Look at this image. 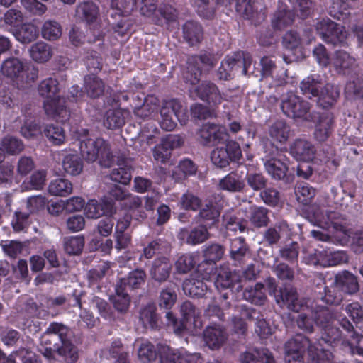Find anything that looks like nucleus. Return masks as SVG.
I'll return each instance as SVG.
<instances>
[{
	"label": "nucleus",
	"mask_w": 363,
	"mask_h": 363,
	"mask_svg": "<svg viewBox=\"0 0 363 363\" xmlns=\"http://www.w3.org/2000/svg\"><path fill=\"white\" fill-rule=\"evenodd\" d=\"M69 328L62 323H51L42 334L39 351L48 359L55 358V354L63 358L67 363H75L79 359V351L68 335Z\"/></svg>",
	"instance_id": "f257e3e1"
},
{
	"label": "nucleus",
	"mask_w": 363,
	"mask_h": 363,
	"mask_svg": "<svg viewBox=\"0 0 363 363\" xmlns=\"http://www.w3.org/2000/svg\"><path fill=\"white\" fill-rule=\"evenodd\" d=\"M76 134L79 141L80 154L87 162L98 160L101 167L106 168L112 165L113 155L108 142L101 138L95 140L88 138L89 131L86 129L77 130Z\"/></svg>",
	"instance_id": "f03ea898"
},
{
	"label": "nucleus",
	"mask_w": 363,
	"mask_h": 363,
	"mask_svg": "<svg viewBox=\"0 0 363 363\" xmlns=\"http://www.w3.org/2000/svg\"><path fill=\"white\" fill-rule=\"evenodd\" d=\"M160 126L167 131H172L177 125V121L185 125L189 119L187 109L177 99L164 101L160 110Z\"/></svg>",
	"instance_id": "7ed1b4c3"
},
{
	"label": "nucleus",
	"mask_w": 363,
	"mask_h": 363,
	"mask_svg": "<svg viewBox=\"0 0 363 363\" xmlns=\"http://www.w3.org/2000/svg\"><path fill=\"white\" fill-rule=\"evenodd\" d=\"M281 108L286 116L295 120L308 122L313 121L316 116V111H310V102L293 93H288L283 96Z\"/></svg>",
	"instance_id": "20e7f679"
},
{
	"label": "nucleus",
	"mask_w": 363,
	"mask_h": 363,
	"mask_svg": "<svg viewBox=\"0 0 363 363\" xmlns=\"http://www.w3.org/2000/svg\"><path fill=\"white\" fill-rule=\"evenodd\" d=\"M1 71L3 75L13 80L18 89L26 88L37 78L35 74L30 79L28 77L24 78V64L16 57H10L4 60Z\"/></svg>",
	"instance_id": "39448f33"
},
{
	"label": "nucleus",
	"mask_w": 363,
	"mask_h": 363,
	"mask_svg": "<svg viewBox=\"0 0 363 363\" xmlns=\"http://www.w3.org/2000/svg\"><path fill=\"white\" fill-rule=\"evenodd\" d=\"M315 216L318 225L321 228L328 230L332 227L335 231L349 235L346 219L339 212L327 209L318 210Z\"/></svg>",
	"instance_id": "423d86ee"
},
{
	"label": "nucleus",
	"mask_w": 363,
	"mask_h": 363,
	"mask_svg": "<svg viewBox=\"0 0 363 363\" xmlns=\"http://www.w3.org/2000/svg\"><path fill=\"white\" fill-rule=\"evenodd\" d=\"M306 351L309 357H313L315 354V346L303 334H296L284 344L285 355L303 357Z\"/></svg>",
	"instance_id": "0eeeda50"
},
{
	"label": "nucleus",
	"mask_w": 363,
	"mask_h": 363,
	"mask_svg": "<svg viewBox=\"0 0 363 363\" xmlns=\"http://www.w3.org/2000/svg\"><path fill=\"white\" fill-rule=\"evenodd\" d=\"M190 96L193 99L199 98L209 104H221L223 97L218 86L213 82L204 81L196 87L191 89Z\"/></svg>",
	"instance_id": "6e6552de"
},
{
	"label": "nucleus",
	"mask_w": 363,
	"mask_h": 363,
	"mask_svg": "<svg viewBox=\"0 0 363 363\" xmlns=\"http://www.w3.org/2000/svg\"><path fill=\"white\" fill-rule=\"evenodd\" d=\"M203 268L196 269L191 273L189 278L184 279L182 284V288L184 294L192 298H203L208 291V287L206 284V279L200 277V272Z\"/></svg>",
	"instance_id": "1a4fd4ad"
},
{
	"label": "nucleus",
	"mask_w": 363,
	"mask_h": 363,
	"mask_svg": "<svg viewBox=\"0 0 363 363\" xmlns=\"http://www.w3.org/2000/svg\"><path fill=\"white\" fill-rule=\"evenodd\" d=\"M264 167L267 174L276 181H283L285 183L291 182V177L288 174L289 161L287 159L272 157L264 162Z\"/></svg>",
	"instance_id": "9d476101"
},
{
	"label": "nucleus",
	"mask_w": 363,
	"mask_h": 363,
	"mask_svg": "<svg viewBox=\"0 0 363 363\" xmlns=\"http://www.w3.org/2000/svg\"><path fill=\"white\" fill-rule=\"evenodd\" d=\"M333 286L349 295L355 294L359 291L357 277L347 270H343L335 274Z\"/></svg>",
	"instance_id": "9b49d317"
},
{
	"label": "nucleus",
	"mask_w": 363,
	"mask_h": 363,
	"mask_svg": "<svg viewBox=\"0 0 363 363\" xmlns=\"http://www.w3.org/2000/svg\"><path fill=\"white\" fill-rule=\"evenodd\" d=\"M281 298L287 308L296 313L308 308L309 299L300 297L294 287H284L280 289Z\"/></svg>",
	"instance_id": "f8f14e48"
},
{
	"label": "nucleus",
	"mask_w": 363,
	"mask_h": 363,
	"mask_svg": "<svg viewBox=\"0 0 363 363\" xmlns=\"http://www.w3.org/2000/svg\"><path fill=\"white\" fill-rule=\"evenodd\" d=\"M222 209V204L209 199L200 208L197 217L199 220L203 223L209 227L214 226L219 223Z\"/></svg>",
	"instance_id": "ddd939ff"
},
{
	"label": "nucleus",
	"mask_w": 363,
	"mask_h": 363,
	"mask_svg": "<svg viewBox=\"0 0 363 363\" xmlns=\"http://www.w3.org/2000/svg\"><path fill=\"white\" fill-rule=\"evenodd\" d=\"M199 142L205 146H214L224 141L226 133L213 123L203 125L199 132Z\"/></svg>",
	"instance_id": "4468645a"
},
{
	"label": "nucleus",
	"mask_w": 363,
	"mask_h": 363,
	"mask_svg": "<svg viewBox=\"0 0 363 363\" xmlns=\"http://www.w3.org/2000/svg\"><path fill=\"white\" fill-rule=\"evenodd\" d=\"M308 122L315 123L314 132L315 138L319 142L325 141L330 136L333 123V115L330 112H316V116L313 121Z\"/></svg>",
	"instance_id": "2eb2a0df"
},
{
	"label": "nucleus",
	"mask_w": 363,
	"mask_h": 363,
	"mask_svg": "<svg viewBox=\"0 0 363 363\" xmlns=\"http://www.w3.org/2000/svg\"><path fill=\"white\" fill-rule=\"evenodd\" d=\"M226 64L229 65L230 69L233 74L241 73L247 75L249 73L252 65V57L249 53L238 51L230 56H227Z\"/></svg>",
	"instance_id": "dca6fc26"
},
{
	"label": "nucleus",
	"mask_w": 363,
	"mask_h": 363,
	"mask_svg": "<svg viewBox=\"0 0 363 363\" xmlns=\"http://www.w3.org/2000/svg\"><path fill=\"white\" fill-rule=\"evenodd\" d=\"M290 153L298 160H312L315 155V146L308 140L303 138L296 139L290 145Z\"/></svg>",
	"instance_id": "f3484780"
},
{
	"label": "nucleus",
	"mask_w": 363,
	"mask_h": 363,
	"mask_svg": "<svg viewBox=\"0 0 363 363\" xmlns=\"http://www.w3.org/2000/svg\"><path fill=\"white\" fill-rule=\"evenodd\" d=\"M172 264L164 257L157 258L152 264L150 274L152 279L159 283L166 281L170 277Z\"/></svg>",
	"instance_id": "a211bd4d"
},
{
	"label": "nucleus",
	"mask_w": 363,
	"mask_h": 363,
	"mask_svg": "<svg viewBox=\"0 0 363 363\" xmlns=\"http://www.w3.org/2000/svg\"><path fill=\"white\" fill-rule=\"evenodd\" d=\"M294 19L295 15L293 11L289 10L285 4L279 1L271 23L274 30H282L292 25Z\"/></svg>",
	"instance_id": "6ab92c4d"
},
{
	"label": "nucleus",
	"mask_w": 363,
	"mask_h": 363,
	"mask_svg": "<svg viewBox=\"0 0 363 363\" xmlns=\"http://www.w3.org/2000/svg\"><path fill=\"white\" fill-rule=\"evenodd\" d=\"M250 252V246L244 238L238 237L230 240V257L235 265H240L243 263Z\"/></svg>",
	"instance_id": "aec40b11"
},
{
	"label": "nucleus",
	"mask_w": 363,
	"mask_h": 363,
	"mask_svg": "<svg viewBox=\"0 0 363 363\" xmlns=\"http://www.w3.org/2000/svg\"><path fill=\"white\" fill-rule=\"evenodd\" d=\"M177 284L172 282L169 285L162 288L157 297V304L160 310L163 309L167 312H172V308L175 305L177 301V294L176 291Z\"/></svg>",
	"instance_id": "412c9836"
},
{
	"label": "nucleus",
	"mask_w": 363,
	"mask_h": 363,
	"mask_svg": "<svg viewBox=\"0 0 363 363\" xmlns=\"http://www.w3.org/2000/svg\"><path fill=\"white\" fill-rule=\"evenodd\" d=\"M356 60L342 50H336L333 57V65L337 73L348 74L354 67Z\"/></svg>",
	"instance_id": "4be33fe9"
},
{
	"label": "nucleus",
	"mask_w": 363,
	"mask_h": 363,
	"mask_svg": "<svg viewBox=\"0 0 363 363\" xmlns=\"http://www.w3.org/2000/svg\"><path fill=\"white\" fill-rule=\"evenodd\" d=\"M340 95L337 87L331 84H326L319 90V95L317 96V104L323 109L331 108L337 101Z\"/></svg>",
	"instance_id": "5701e85b"
},
{
	"label": "nucleus",
	"mask_w": 363,
	"mask_h": 363,
	"mask_svg": "<svg viewBox=\"0 0 363 363\" xmlns=\"http://www.w3.org/2000/svg\"><path fill=\"white\" fill-rule=\"evenodd\" d=\"M222 220L226 236L235 235L238 232L242 233L246 230H248L247 220L238 218L235 215L226 213L223 215Z\"/></svg>",
	"instance_id": "b1692460"
},
{
	"label": "nucleus",
	"mask_w": 363,
	"mask_h": 363,
	"mask_svg": "<svg viewBox=\"0 0 363 363\" xmlns=\"http://www.w3.org/2000/svg\"><path fill=\"white\" fill-rule=\"evenodd\" d=\"M268 133L274 142L284 144L290 138L291 128L285 121L277 120L269 125Z\"/></svg>",
	"instance_id": "393cba45"
},
{
	"label": "nucleus",
	"mask_w": 363,
	"mask_h": 363,
	"mask_svg": "<svg viewBox=\"0 0 363 363\" xmlns=\"http://www.w3.org/2000/svg\"><path fill=\"white\" fill-rule=\"evenodd\" d=\"M127 116L128 113L123 109H109L104 116L103 124L107 129H119L125 124Z\"/></svg>",
	"instance_id": "a878e982"
},
{
	"label": "nucleus",
	"mask_w": 363,
	"mask_h": 363,
	"mask_svg": "<svg viewBox=\"0 0 363 363\" xmlns=\"http://www.w3.org/2000/svg\"><path fill=\"white\" fill-rule=\"evenodd\" d=\"M206 344L211 350L219 348L226 340L227 335L224 329L208 327L203 332Z\"/></svg>",
	"instance_id": "bb28decb"
},
{
	"label": "nucleus",
	"mask_w": 363,
	"mask_h": 363,
	"mask_svg": "<svg viewBox=\"0 0 363 363\" xmlns=\"http://www.w3.org/2000/svg\"><path fill=\"white\" fill-rule=\"evenodd\" d=\"M312 313L314 321L320 329L333 324L337 318L335 311L323 306H316Z\"/></svg>",
	"instance_id": "cd10ccee"
},
{
	"label": "nucleus",
	"mask_w": 363,
	"mask_h": 363,
	"mask_svg": "<svg viewBox=\"0 0 363 363\" xmlns=\"http://www.w3.org/2000/svg\"><path fill=\"white\" fill-rule=\"evenodd\" d=\"M323 82L318 74H311L305 77L300 83V89L305 95L315 97L319 95V90L322 88Z\"/></svg>",
	"instance_id": "c85d7f7f"
},
{
	"label": "nucleus",
	"mask_w": 363,
	"mask_h": 363,
	"mask_svg": "<svg viewBox=\"0 0 363 363\" xmlns=\"http://www.w3.org/2000/svg\"><path fill=\"white\" fill-rule=\"evenodd\" d=\"M216 284L218 287L223 289H233L236 286V291H240L242 286L240 284V277L235 272L228 269H222L218 274Z\"/></svg>",
	"instance_id": "c756f323"
},
{
	"label": "nucleus",
	"mask_w": 363,
	"mask_h": 363,
	"mask_svg": "<svg viewBox=\"0 0 363 363\" xmlns=\"http://www.w3.org/2000/svg\"><path fill=\"white\" fill-rule=\"evenodd\" d=\"M30 57L36 62L44 63L49 61L52 56V47L48 43L39 41L33 44L29 49Z\"/></svg>",
	"instance_id": "7c9ffc66"
},
{
	"label": "nucleus",
	"mask_w": 363,
	"mask_h": 363,
	"mask_svg": "<svg viewBox=\"0 0 363 363\" xmlns=\"http://www.w3.org/2000/svg\"><path fill=\"white\" fill-rule=\"evenodd\" d=\"M264 285L257 283L255 286L246 288L243 291V298L252 304L262 306L267 301V295L264 291Z\"/></svg>",
	"instance_id": "2f4dec72"
},
{
	"label": "nucleus",
	"mask_w": 363,
	"mask_h": 363,
	"mask_svg": "<svg viewBox=\"0 0 363 363\" xmlns=\"http://www.w3.org/2000/svg\"><path fill=\"white\" fill-rule=\"evenodd\" d=\"M111 301L115 309L121 313H126L130 304V297L127 290L118 284L116 286V294L111 296Z\"/></svg>",
	"instance_id": "473e14b6"
},
{
	"label": "nucleus",
	"mask_w": 363,
	"mask_h": 363,
	"mask_svg": "<svg viewBox=\"0 0 363 363\" xmlns=\"http://www.w3.org/2000/svg\"><path fill=\"white\" fill-rule=\"evenodd\" d=\"M157 308L154 303H149L140 310V320L144 326L157 329L160 325V318L157 313Z\"/></svg>",
	"instance_id": "72a5a7b5"
},
{
	"label": "nucleus",
	"mask_w": 363,
	"mask_h": 363,
	"mask_svg": "<svg viewBox=\"0 0 363 363\" xmlns=\"http://www.w3.org/2000/svg\"><path fill=\"white\" fill-rule=\"evenodd\" d=\"M159 106V100L155 96H147L145 98L142 105L135 106L134 113L136 116L146 118L151 117L157 111Z\"/></svg>",
	"instance_id": "f704fd0d"
},
{
	"label": "nucleus",
	"mask_w": 363,
	"mask_h": 363,
	"mask_svg": "<svg viewBox=\"0 0 363 363\" xmlns=\"http://www.w3.org/2000/svg\"><path fill=\"white\" fill-rule=\"evenodd\" d=\"M260 359L264 363H276L272 353L267 349L255 351V353L245 352L240 356L241 363H260Z\"/></svg>",
	"instance_id": "c9c22d12"
},
{
	"label": "nucleus",
	"mask_w": 363,
	"mask_h": 363,
	"mask_svg": "<svg viewBox=\"0 0 363 363\" xmlns=\"http://www.w3.org/2000/svg\"><path fill=\"white\" fill-rule=\"evenodd\" d=\"M219 187L230 192H240L244 190L245 184L240 176L232 172L220 180Z\"/></svg>",
	"instance_id": "e433bc0d"
},
{
	"label": "nucleus",
	"mask_w": 363,
	"mask_h": 363,
	"mask_svg": "<svg viewBox=\"0 0 363 363\" xmlns=\"http://www.w3.org/2000/svg\"><path fill=\"white\" fill-rule=\"evenodd\" d=\"M98 7L91 1H84L76 8L77 17L87 23L94 22L98 16Z\"/></svg>",
	"instance_id": "4c0bfd02"
},
{
	"label": "nucleus",
	"mask_w": 363,
	"mask_h": 363,
	"mask_svg": "<svg viewBox=\"0 0 363 363\" xmlns=\"http://www.w3.org/2000/svg\"><path fill=\"white\" fill-rule=\"evenodd\" d=\"M183 33L186 40L191 45L199 43L203 38L201 26L194 21H189L183 26Z\"/></svg>",
	"instance_id": "58836bf2"
},
{
	"label": "nucleus",
	"mask_w": 363,
	"mask_h": 363,
	"mask_svg": "<svg viewBox=\"0 0 363 363\" xmlns=\"http://www.w3.org/2000/svg\"><path fill=\"white\" fill-rule=\"evenodd\" d=\"M84 88L87 95L95 99L104 94L105 85L99 77L90 74L84 77Z\"/></svg>",
	"instance_id": "ea45409f"
},
{
	"label": "nucleus",
	"mask_w": 363,
	"mask_h": 363,
	"mask_svg": "<svg viewBox=\"0 0 363 363\" xmlns=\"http://www.w3.org/2000/svg\"><path fill=\"white\" fill-rule=\"evenodd\" d=\"M145 279L146 274L145 271L136 269L130 272L126 278L120 279L118 284L124 287L126 290L127 288L131 289H138L141 284L145 283Z\"/></svg>",
	"instance_id": "a19ab883"
},
{
	"label": "nucleus",
	"mask_w": 363,
	"mask_h": 363,
	"mask_svg": "<svg viewBox=\"0 0 363 363\" xmlns=\"http://www.w3.org/2000/svg\"><path fill=\"white\" fill-rule=\"evenodd\" d=\"M269 210L262 206H252L250 208L249 219L251 224L255 228L266 227L269 223L268 216Z\"/></svg>",
	"instance_id": "79ce46f5"
},
{
	"label": "nucleus",
	"mask_w": 363,
	"mask_h": 363,
	"mask_svg": "<svg viewBox=\"0 0 363 363\" xmlns=\"http://www.w3.org/2000/svg\"><path fill=\"white\" fill-rule=\"evenodd\" d=\"M14 35L19 42L27 44L38 37L39 30L32 23H24L16 30Z\"/></svg>",
	"instance_id": "37998d69"
},
{
	"label": "nucleus",
	"mask_w": 363,
	"mask_h": 363,
	"mask_svg": "<svg viewBox=\"0 0 363 363\" xmlns=\"http://www.w3.org/2000/svg\"><path fill=\"white\" fill-rule=\"evenodd\" d=\"M192 62H195L201 71L209 72L218 64L219 57L217 55L204 52L191 57Z\"/></svg>",
	"instance_id": "c03bdc74"
},
{
	"label": "nucleus",
	"mask_w": 363,
	"mask_h": 363,
	"mask_svg": "<svg viewBox=\"0 0 363 363\" xmlns=\"http://www.w3.org/2000/svg\"><path fill=\"white\" fill-rule=\"evenodd\" d=\"M73 190L72 184L66 179H56L48 186V192L53 196H67Z\"/></svg>",
	"instance_id": "a18cd8bd"
},
{
	"label": "nucleus",
	"mask_w": 363,
	"mask_h": 363,
	"mask_svg": "<svg viewBox=\"0 0 363 363\" xmlns=\"http://www.w3.org/2000/svg\"><path fill=\"white\" fill-rule=\"evenodd\" d=\"M64 171L72 176L79 175L83 169V162L76 154L66 155L62 160Z\"/></svg>",
	"instance_id": "49530a36"
},
{
	"label": "nucleus",
	"mask_w": 363,
	"mask_h": 363,
	"mask_svg": "<svg viewBox=\"0 0 363 363\" xmlns=\"http://www.w3.org/2000/svg\"><path fill=\"white\" fill-rule=\"evenodd\" d=\"M342 338V331L333 324L320 328V340L330 346L336 345Z\"/></svg>",
	"instance_id": "de8ad7c7"
},
{
	"label": "nucleus",
	"mask_w": 363,
	"mask_h": 363,
	"mask_svg": "<svg viewBox=\"0 0 363 363\" xmlns=\"http://www.w3.org/2000/svg\"><path fill=\"white\" fill-rule=\"evenodd\" d=\"M348 261L347 255L342 251L328 252L323 251V257H320L319 262L320 266L330 267L345 263Z\"/></svg>",
	"instance_id": "09e8293b"
},
{
	"label": "nucleus",
	"mask_w": 363,
	"mask_h": 363,
	"mask_svg": "<svg viewBox=\"0 0 363 363\" xmlns=\"http://www.w3.org/2000/svg\"><path fill=\"white\" fill-rule=\"evenodd\" d=\"M109 24L116 33L120 36H123L130 29L132 22L127 16L116 13L109 19Z\"/></svg>",
	"instance_id": "8fccbe9b"
},
{
	"label": "nucleus",
	"mask_w": 363,
	"mask_h": 363,
	"mask_svg": "<svg viewBox=\"0 0 363 363\" xmlns=\"http://www.w3.org/2000/svg\"><path fill=\"white\" fill-rule=\"evenodd\" d=\"M38 91L39 94L47 98V100L55 99L59 91L58 82L56 79L48 78L39 84Z\"/></svg>",
	"instance_id": "3c124183"
},
{
	"label": "nucleus",
	"mask_w": 363,
	"mask_h": 363,
	"mask_svg": "<svg viewBox=\"0 0 363 363\" xmlns=\"http://www.w3.org/2000/svg\"><path fill=\"white\" fill-rule=\"evenodd\" d=\"M315 189L309 186L308 184H297L295 187L296 199L303 205H308L315 196Z\"/></svg>",
	"instance_id": "603ef678"
},
{
	"label": "nucleus",
	"mask_w": 363,
	"mask_h": 363,
	"mask_svg": "<svg viewBox=\"0 0 363 363\" xmlns=\"http://www.w3.org/2000/svg\"><path fill=\"white\" fill-rule=\"evenodd\" d=\"M4 153L11 155H18L24 149V145L22 141L13 136L4 137L0 143Z\"/></svg>",
	"instance_id": "864d4df0"
},
{
	"label": "nucleus",
	"mask_w": 363,
	"mask_h": 363,
	"mask_svg": "<svg viewBox=\"0 0 363 363\" xmlns=\"http://www.w3.org/2000/svg\"><path fill=\"white\" fill-rule=\"evenodd\" d=\"M186 234H188L186 242L191 245H196L204 242L208 238L209 235L207 229L203 226L193 229L189 233H188L186 230H182L180 233V235L182 238Z\"/></svg>",
	"instance_id": "5fc2aeb1"
},
{
	"label": "nucleus",
	"mask_w": 363,
	"mask_h": 363,
	"mask_svg": "<svg viewBox=\"0 0 363 363\" xmlns=\"http://www.w3.org/2000/svg\"><path fill=\"white\" fill-rule=\"evenodd\" d=\"M43 133L48 139L54 145H61L65 142V135L64 130L58 125H47Z\"/></svg>",
	"instance_id": "6e6d98bb"
},
{
	"label": "nucleus",
	"mask_w": 363,
	"mask_h": 363,
	"mask_svg": "<svg viewBox=\"0 0 363 363\" xmlns=\"http://www.w3.org/2000/svg\"><path fill=\"white\" fill-rule=\"evenodd\" d=\"M41 33L43 38L49 40H55L62 35V28L55 21H47L43 25Z\"/></svg>",
	"instance_id": "4d7b16f0"
},
{
	"label": "nucleus",
	"mask_w": 363,
	"mask_h": 363,
	"mask_svg": "<svg viewBox=\"0 0 363 363\" xmlns=\"http://www.w3.org/2000/svg\"><path fill=\"white\" fill-rule=\"evenodd\" d=\"M293 13L305 19L313 12L314 4L312 0H293Z\"/></svg>",
	"instance_id": "13d9d810"
},
{
	"label": "nucleus",
	"mask_w": 363,
	"mask_h": 363,
	"mask_svg": "<svg viewBox=\"0 0 363 363\" xmlns=\"http://www.w3.org/2000/svg\"><path fill=\"white\" fill-rule=\"evenodd\" d=\"M272 272L279 279L283 281L291 282L295 277L294 269L284 262H279L274 264L272 267Z\"/></svg>",
	"instance_id": "bf43d9fd"
},
{
	"label": "nucleus",
	"mask_w": 363,
	"mask_h": 363,
	"mask_svg": "<svg viewBox=\"0 0 363 363\" xmlns=\"http://www.w3.org/2000/svg\"><path fill=\"white\" fill-rule=\"evenodd\" d=\"M247 185L255 191H262L267 187L268 179L262 173L251 172L246 176Z\"/></svg>",
	"instance_id": "052dcab7"
},
{
	"label": "nucleus",
	"mask_w": 363,
	"mask_h": 363,
	"mask_svg": "<svg viewBox=\"0 0 363 363\" xmlns=\"http://www.w3.org/2000/svg\"><path fill=\"white\" fill-rule=\"evenodd\" d=\"M262 201L269 206H278L281 202L280 192L273 187H266L259 194Z\"/></svg>",
	"instance_id": "680f3d73"
},
{
	"label": "nucleus",
	"mask_w": 363,
	"mask_h": 363,
	"mask_svg": "<svg viewBox=\"0 0 363 363\" xmlns=\"http://www.w3.org/2000/svg\"><path fill=\"white\" fill-rule=\"evenodd\" d=\"M84 238L81 236L65 238L64 239V249L69 255H79L84 247Z\"/></svg>",
	"instance_id": "e2e57ef3"
},
{
	"label": "nucleus",
	"mask_w": 363,
	"mask_h": 363,
	"mask_svg": "<svg viewBox=\"0 0 363 363\" xmlns=\"http://www.w3.org/2000/svg\"><path fill=\"white\" fill-rule=\"evenodd\" d=\"M201 73L202 71L200 67L192 62L191 58H189L186 69L183 73L184 80L192 85L196 84L200 80Z\"/></svg>",
	"instance_id": "0e129e2a"
},
{
	"label": "nucleus",
	"mask_w": 363,
	"mask_h": 363,
	"mask_svg": "<svg viewBox=\"0 0 363 363\" xmlns=\"http://www.w3.org/2000/svg\"><path fill=\"white\" fill-rule=\"evenodd\" d=\"M138 356L143 363H151L156 359L157 352L152 344L146 342L138 348Z\"/></svg>",
	"instance_id": "69168bd1"
},
{
	"label": "nucleus",
	"mask_w": 363,
	"mask_h": 363,
	"mask_svg": "<svg viewBox=\"0 0 363 363\" xmlns=\"http://www.w3.org/2000/svg\"><path fill=\"white\" fill-rule=\"evenodd\" d=\"M224 253V246L218 243H213L205 248L203 257L208 262H216L222 259Z\"/></svg>",
	"instance_id": "338daca9"
},
{
	"label": "nucleus",
	"mask_w": 363,
	"mask_h": 363,
	"mask_svg": "<svg viewBox=\"0 0 363 363\" xmlns=\"http://www.w3.org/2000/svg\"><path fill=\"white\" fill-rule=\"evenodd\" d=\"M279 256L289 262L294 263L297 261L299 255V245L296 242H291L289 245L281 247L279 250Z\"/></svg>",
	"instance_id": "774afa93"
}]
</instances>
